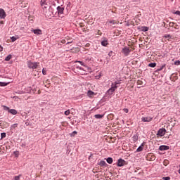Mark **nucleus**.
I'll return each instance as SVG.
<instances>
[{"mask_svg":"<svg viewBox=\"0 0 180 180\" xmlns=\"http://www.w3.org/2000/svg\"><path fill=\"white\" fill-rule=\"evenodd\" d=\"M159 150L160 151H165L167 150H169V146H165V145H162L159 147Z\"/></svg>","mask_w":180,"mask_h":180,"instance_id":"9d476101","label":"nucleus"},{"mask_svg":"<svg viewBox=\"0 0 180 180\" xmlns=\"http://www.w3.org/2000/svg\"><path fill=\"white\" fill-rule=\"evenodd\" d=\"M20 178H22V174L14 176V180H20Z\"/></svg>","mask_w":180,"mask_h":180,"instance_id":"a878e982","label":"nucleus"},{"mask_svg":"<svg viewBox=\"0 0 180 180\" xmlns=\"http://www.w3.org/2000/svg\"><path fill=\"white\" fill-rule=\"evenodd\" d=\"M57 11H58V15H63V13H64V8L60 7V6H58L57 7Z\"/></svg>","mask_w":180,"mask_h":180,"instance_id":"f8f14e48","label":"nucleus"},{"mask_svg":"<svg viewBox=\"0 0 180 180\" xmlns=\"http://www.w3.org/2000/svg\"><path fill=\"white\" fill-rule=\"evenodd\" d=\"M121 53L125 56L127 57L130 56V53H131V49L129 48V46H124L122 48Z\"/></svg>","mask_w":180,"mask_h":180,"instance_id":"20e7f679","label":"nucleus"},{"mask_svg":"<svg viewBox=\"0 0 180 180\" xmlns=\"http://www.w3.org/2000/svg\"><path fill=\"white\" fill-rule=\"evenodd\" d=\"M109 23H112V25H115V20H110Z\"/></svg>","mask_w":180,"mask_h":180,"instance_id":"58836bf2","label":"nucleus"},{"mask_svg":"<svg viewBox=\"0 0 180 180\" xmlns=\"http://www.w3.org/2000/svg\"><path fill=\"white\" fill-rule=\"evenodd\" d=\"M175 15H178L179 16H180V11H176L175 12Z\"/></svg>","mask_w":180,"mask_h":180,"instance_id":"e433bc0d","label":"nucleus"},{"mask_svg":"<svg viewBox=\"0 0 180 180\" xmlns=\"http://www.w3.org/2000/svg\"><path fill=\"white\" fill-rule=\"evenodd\" d=\"M179 174H180V165H179V169L178 171Z\"/></svg>","mask_w":180,"mask_h":180,"instance_id":"de8ad7c7","label":"nucleus"},{"mask_svg":"<svg viewBox=\"0 0 180 180\" xmlns=\"http://www.w3.org/2000/svg\"><path fill=\"white\" fill-rule=\"evenodd\" d=\"M156 65H157V63H150L148 64V67H150L151 68H155Z\"/></svg>","mask_w":180,"mask_h":180,"instance_id":"5701e85b","label":"nucleus"},{"mask_svg":"<svg viewBox=\"0 0 180 180\" xmlns=\"http://www.w3.org/2000/svg\"><path fill=\"white\" fill-rule=\"evenodd\" d=\"M42 74H43V75H46V70H44V68H43L42 69Z\"/></svg>","mask_w":180,"mask_h":180,"instance_id":"c9c22d12","label":"nucleus"},{"mask_svg":"<svg viewBox=\"0 0 180 180\" xmlns=\"http://www.w3.org/2000/svg\"><path fill=\"white\" fill-rule=\"evenodd\" d=\"M95 119H102L103 117V115L96 114L94 115Z\"/></svg>","mask_w":180,"mask_h":180,"instance_id":"412c9836","label":"nucleus"},{"mask_svg":"<svg viewBox=\"0 0 180 180\" xmlns=\"http://www.w3.org/2000/svg\"><path fill=\"white\" fill-rule=\"evenodd\" d=\"M120 84V82L117 81L111 84V87L107 91L106 94L108 95H113V92L117 89L118 86L117 85Z\"/></svg>","mask_w":180,"mask_h":180,"instance_id":"f257e3e1","label":"nucleus"},{"mask_svg":"<svg viewBox=\"0 0 180 180\" xmlns=\"http://www.w3.org/2000/svg\"><path fill=\"white\" fill-rule=\"evenodd\" d=\"M146 143L144 142H143L141 146L136 149V153H140L141 151H143V147H144V145Z\"/></svg>","mask_w":180,"mask_h":180,"instance_id":"ddd939ff","label":"nucleus"},{"mask_svg":"<svg viewBox=\"0 0 180 180\" xmlns=\"http://www.w3.org/2000/svg\"><path fill=\"white\" fill-rule=\"evenodd\" d=\"M4 50V47H2V46L0 45V51H2Z\"/></svg>","mask_w":180,"mask_h":180,"instance_id":"37998d69","label":"nucleus"},{"mask_svg":"<svg viewBox=\"0 0 180 180\" xmlns=\"http://www.w3.org/2000/svg\"><path fill=\"white\" fill-rule=\"evenodd\" d=\"M166 65H167V64L164 63L159 68L157 69V71H162V70H164V68H165Z\"/></svg>","mask_w":180,"mask_h":180,"instance_id":"6ab92c4d","label":"nucleus"},{"mask_svg":"<svg viewBox=\"0 0 180 180\" xmlns=\"http://www.w3.org/2000/svg\"><path fill=\"white\" fill-rule=\"evenodd\" d=\"M165 133H167V130L164 128H160L157 133V136L162 137L163 136H165Z\"/></svg>","mask_w":180,"mask_h":180,"instance_id":"423d86ee","label":"nucleus"},{"mask_svg":"<svg viewBox=\"0 0 180 180\" xmlns=\"http://www.w3.org/2000/svg\"><path fill=\"white\" fill-rule=\"evenodd\" d=\"M86 61H91V58H87L84 61L77 60L76 63H79V64L82 65V67L88 68V63H86Z\"/></svg>","mask_w":180,"mask_h":180,"instance_id":"39448f33","label":"nucleus"},{"mask_svg":"<svg viewBox=\"0 0 180 180\" xmlns=\"http://www.w3.org/2000/svg\"><path fill=\"white\" fill-rule=\"evenodd\" d=\"M11 39V41L13 43L16 41V40H18V38H16L15 37H12Z\"/></svg>","mask_w":180,"mask_h":180,"instance_id":"473e14b6","label":"nucleus"},{"mask_svg":"<svg viewBox=\"0 0 180 180\" xmlns=\"http://www.w3.org/2000/svg\"><path fill=\"white\" fill-rule=\"evenodd\" d=\"M3 108H4V110H7L8 112H9V110H11V109L8 106L3 105Z\"/></svg>","mask_w":180,"mask_h":180,"instance_id":"7c9ffc66","label":"nucleus"},{"mask_svg":"<svg viewBox=\"0 0 180 180\" xmlns=\"http://www.w3.org/2000/svg\"><path fill=\"white\" fill-rule=\"evenodd\" d=\"M174 65H180V60H176L174 62Z\"/></svg>","mask_w":180,"mask_h":180,"instance_id":"72a5a7b5","label":"nucleus"},{"mask_svg":"<svg viewBox=\"0 0 180 180\" xmlns=\"http://www.w3.org/2000/svg\"><path fill=\"white\" fill-rule=\"evenodd\" d=\"M31 32H32L33 34H36L37 36H40L41 34H43V31L40 29L37 30H31Z\"/></svg>","mask_w":180,"mask_h":180,"instance_id":"6e6552de","label":"nucleus"},{"mask_svg":"<svg viewBox=\"0 0 180 180\" xmlns=\"http://www.w3.org/2000/svg\"><path fill=\"white\" fill-rule=\"evenodd\" d=\"M79 70H82V68H79Z\"/></svg>","mask_w":180,"mask_h":180,"instance_id":"09e8293b","label":"nucleus"},{"mask_svg":"<svg viewBox=\"0 0 180 180\" xmlns=\"http://www.w3.org/2000/svg\"><path fill=\"white\" fill-rule=\"evenodd\" d=\"M163 180H171V177L169 176H166L162 178Z\"/></svg>","mask_w":180,"mask_h":180,"instance_id":"f704fd0d","label":"nucleus"},{"mask_svg":"<svg viewBox=\"0 0 180 180\" xmlns=\"http://www.w3.org/2000/svg\"><path fill=\"white\" fill-rule=\"evenodd\" d=\"M61 43H63V44H65V43H66L65 39H63V40L61 41Z\"/></svg>","mask_w":180,"mask_h":180,"instance_id":"a19ab883","label":"nucleus"},{"mask_svg":"<svg viewBox=\"0 0 180 180\" xmlns=\"http://www.w3.org/2000/svg\"><path fill=\"white\" fill-rule=\"evenodd\" d=\"M86 63H87V67H88V65L89 64V60H86Z\"/></svg>","mask_w":180,"mask_h":180,"instance_id":"49530a36","label":"nucleus"},{"mask_svg":"<svg viewBox=\"0 0 180 180\" xmlns=\"http://www.w3.org/2000/svg\"><path fill=\"white\" fill-rule=\"evenodd\" d=\"M142 122H151L153 117H143L141 118Z\"/></svg>","mask_w":180,"mask_h":180,"instance_id":"9b49d317","label":"nucleus"},{"mask_svg":"<svg viewBox=\"0 0 180 180\" xmlns=\"http://www.w3.org/2000/svg\"><path fill=\"white\" fill-rule=\"evenodd\" d=\"M39 63L37 62H32V61H28L27 62V67L28 68H30L31 70H36L37 67H39Z\"/></svg>","mask_w":180,"mask_h":180,"instance_id":"7ed1b4c3","label":"nucleus"},{"mask_svg":"<svg viewBox=\"0 0 180 180\" xmlns=\"http://www.w3.org/2000/svg\"><path fill=\"white\" fill-rule=\"evenodd\" d=\"M101 77H102V75L100 74L99 76H98V77L96 76V78L97 79H99V78H101Z\"/></svg>","mask_w":180,"mask_h":180,"instance_id":"ea45409f","label":"nucleus"},{"mask_svg":"<svg viewBox=\"0 0 180 180\" xmlns=\"http://www.w3.org/2000/svg\"><path fill=\"white\" fill-rule=\"evenodd\" d=\"M16 127H18V124H13L11 126L10 129L11 130H15Z\"/></svg>","mask_w":180,"mask_h":180,"instance_id":"b1692460","label":"nucleus"},{"mask_svg":"<svg viewBox=\"0 0 180 180\" xmlns=\"http://www.w3.org/2000/svg\"><path fill=\"white\" fill-rule=\"evenodd\" d=\"M163 37H165V39H171V35L166 34L163 36Z\"/></svg>","mask_w":180,"mask_h":180,"instance_id":"c756f323","label":"nucleus"},{"mask_svg":"<svg viewBox=\"0 0 180 180\" xmlns=\"http://www.w3.org/2000/svg\"><path fill=\"white\" fill-rule=\"evenodd\" d=\"M41 6L44 10V12H45V16H51V13H47V9H49V4H47L46 0H41Z\"/></svg>","mask_w":180,"mask_h":180,"instance_id":"f03ea898","label":"nucleus"},{"mask_svg":"<svg viewBox=\"0 0 180 180\" xmlns=\"http://www.w3.org/2000/svg\"><path fill=\"white\" fill-rule=\"evenodd\" d=\"M70 43H72V41L67 42L66 44H70Z\"/></svg>","mask_w":180,"mask_h":180,"instance_id":"a18cd8bd","label":"nucleus"},{"mask_svg":"<svg viewBox=\"0 0 180 180\" xmlns=\"http://www.w3.org/2000/svg\"><path fill=\"white\" fill-rule=\"evenodd\" d=\"M146 80H138L137 84L138 85H141L142 86H144L146 85Z\"/></svg>","mask_w":180,"mask_h":180,"instance_id":"dca6fc26","label":"nucleus"},{"mask_svg":"<svg viewBox=\"0 0 180 180\" xmlns=\"http://www.w3.org/2000/svg\"><path fill=\"white\" fill-rule=\"evenodd\" d=\"M108 40L107 39H103L101 41V46H103V47H106V46H108Z\"/></svg>","mask_w":180,"mask_h":180,"instance_id":"f3484780","label":"nucleus"},{"mask_svg":"<svg viewBox=\"0 0 180 180\" xmlns=\"http://www.w3.org/2000/svg\"><path fill=\"white\" fill-rule=\"evenodd\" d=\"M112 53H113V52L111 51L110 52H109L108 56H110H110H112L111 54H112Z\"/></svg>","mask_w":180,"mask_h":180,"instance_id":"c03bdc74","label":"nucleus"},{"mask_svg":"<svg viewBox=\"0 0 180 180\" xmlns=\"http://www.w3.org/2000/svg\"><path fill=\"white\" fill-rule=\"evenodd\" d=\"M12 58V55L9 54L5 58V61H9Z\"/></svg>","mask_w":180,"mask_h":180,"instance_id":"393cba45","label":"nucleus"},{"mask_svg":"<svg viewBox=\"0 0 180 180\" xmlns=\"http://www.w3.org/2000/svg\"><path fill=\"white\" fill-rule=\"evenodd\" d=\"M6 18V13L4 8H0V19H5Z\"/></svg>","mask_w":180,"mask_h":180,"instance_id":"1a4fd4ad","label":"nucleus"},{"mask_svg":"<svg viewBox=\"0 0 180 180\" xmlns=\"http://www.w3.org/2000/svg\"><path fill=\"white\" fill-rule=\"evenodd\" d=\"M77 131H74L72 133V136H74V134H77Z\"/></svg>","mask_w":180,"mask_h":180,"instance_id":"79ce46f5","label":"nucleus"},{"mask_svg":"<svg viewBox=\"0 0 180 180\" xmlns=\"http://www.w3.org/2000/svg\"><path fill=\"white\" fill-rule=\"evenodd\" d=\"M5 137H6V133L3 132L1 134V140H2V139H5Z\"/></svg>","mask_w":180,"mask_h":180,"instance_id":"bb28decb","label":"nucleus"},{"mask_svg":"<svg viewBox=\"0 0 180 180\" xmlns=\"http://www.w3.org/2000/svg\"><path fill=\"white\" fill-rule=\"evenodd\" d=\"M6 85H8V83L0 82V86H6Z\"/></svg>","mask_w":180,"mask_h":180,"instance_id":"c85d7f7f","label":"nucleus"},{"mask_svg":"<svg viewBox=\"0 0 180 180\" xmlns=\"http://www.w3.org/2000/svg\"><path fill=\"white\" fill-rule=\"evenodd\" d=\"M124 112H125V113H129V109L124 108Z\"/></svg>","mask_w":180,"mask_h":180,"instance_id":"4c0bfd02","label":"nucleus"},{"mask_svg":"<svg viewBox=\"0 0 180 180\" xmlns=\"http://www.w3.org/2000/svg\"><path fill=\"white\" fill-rule=\"evenodd\" d=\"M8 113H11V115H18V110L15 109H10Z\"/></svg>","mask_w":180,"mask_h":180,"instance_id":"2eb2a0df","label":"nucleus"},{"mask_svg":"<svg viewBox=\"0 0 180 180\" xmlns=\"http://www.w3.org/2000/svg\"><path fill=\"white\" fill-rule=\"evenodd\" d=\"M106 161H107L108 164H112L113 162V158H108Z\"/></svg>","mask_w":180,"mask_h":180,"instance_id":"4be33fe9","label":"nucleus"},{"mask_svg":"<svg viewBox=\"0 0 180 180\" xmlns=\"http://www.w3.org/2000/svg\"><path fill=\"white\" fill-rule=\"evenodd\" d=\"M132 140H133L134 143H136V141H138V140H139V134H134L132 136Z\"/></svg>","mask_w":180,"mask_h":180,"instance_id":"4468645a","label":"nucleus"},{"mask_svg":"<svg viewBox=\"0 0 180 180\" xmlns=\"http://www.w3.org/2000/svg\"><path fill=\"white\" fill-rule=\"evenodd\" d=\"M141 30V32H148V27L142 26Z\"/></svg>","mask_w":180,"mask_h":180,"instance_id":"aec40b11","label":"nucleus"},{"mask_svg":"<svg viewBox=\"0 0 180 180\" xmlns=\"http://www.w3.org/2000/svg\"><path fill=\"white\" fill-rule=\"evenodd\" d=\"M117 167H124V165H126V161L122 158H120L117 160Z\"/></svg>","mask_w":180,"mask_h":180,"instance_id":"0eeeda50","label":"nucleus"},{"mask_svg":"<svg viewBox=\"0 0 180 180\" xmlns=\"http://www.w3.org/2000/svg\"><path fill=\"white\" fill-rule=\"evenodd\" d=\"M98 165H100L101 167H105L106 165V162H105V160H101L98 162Z\"/></svg>","mask_w":180,"mask_h":180,"instance_id":"a211bd4d","label":"nucleus"},{"mask_svg":"<svg viewBox=\"0 0 180 180\" xmlns=\"http://www.w3.org/2000/svg\"><path fill=\"white\" fill-rule=\"evenodd\" d=\"M70 113H71V110H70L65 111V116H69Z\"/></svg>","mask_w":180,"mask_h":180,"instance_id":"2f4dec72","label":"nucleus"},{"mask_svg":"<svg viewBox=\"0 0 180 180\" xmlns=\"http://www.w3.org/2000/svg\"><path fill=\"white\" fill-rule=\"evenodd\" d=\"M87 95L88 96H92V95H94V91L89 90L87 92Z\"/></svg>","mask_w":180,"mask_h":180,"instance_id":"cd10ccee","label":"nucleus"}]
</instances>
